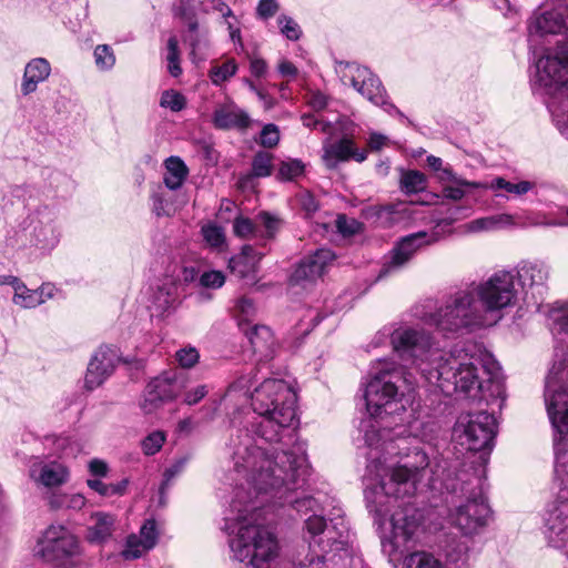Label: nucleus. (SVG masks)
Instances as JSON below:
<instances>
[{
    "label": "nucleus",
    "mask_w": 568,
    "mask_h": 568,
    "mask_svg": "<svg viewBox=\"0 0 568 568\" xmlns=\"http://www.w3.org/2000/svg\"><path fill=\"white\" fill-rule=\"evenodd\" d=\"M424 321L445 334H458L496 323L487 316L473 285L454 294L444 307L425 315Z\"/></svg>",
    "instance_id": "9d476101"
},
{
    "label": "nucleus",
    "mask_w": 568,
    "mask_h": 568,
    "mask_svg": "<svg viewBox=\"0 0 568 568\" xmlns=\"http://www.w3.org/2000/svg\"><path fill=\"white\" fill-rule=\"evenodd\" d=\"M184 387L185 379L182 373L164 372L149 382L140 407L144 414H153L165 403L178 397Z\"/></svg>",
    "instance_id": "dca6fc26"
},
{
    "label": "nucleus",
    "mask_w": 568,
    "mask_h": 568,
    "mask_svg": "<svg viewBox=\"0 0 568 568\" xmlns=\"http://www.w3.org/2000/svg\"><path fill=\"white\" fill-rule=\"evenodd\" d=\"M304 164L302 161L293 159L283 161L280 164L278 171H277V179L281 181H293L296 178L303 175L304 173Z\"/></svg>",
    "instance_id": "de8ad7c7"
},
{
    "label": "nucleus",
    "mask_w": 568,
    "mask_h": 568,
    "mask_svg": "<svg viewBox=\"0 0 568 568\" xmlns=\"http://www.w3.org/2000/svg\"><path fill=\"white\" fill-rule=\"evenodd\" d=\"M189 174L187 166L179 156H170L165 161L163 182L169 191L180 189Z\"/></svg>",
    "instance_id": "f704fd0d"
},
{
    "label": "nucleus",
    "mask_w": 568,
    "mask_h": 568,
    "mask_svg": "<svg viewBox=\"0 0 568 568\" xmlns=\"http://www.w3.org/2000/svg\"><path fill=\"white\" fill-rule=\"evenodd\" d=\"M404 568H445V566L434 554L417 550L404 558Z\"/></svg>",
    "instance_id": "4c0bfd02"
},
{
    "label": "nucleus",
    "mask_w": 568,
    "mask_h": 568,
    "mask_svg": "<svg viewBox=\"0 0 568 568\" xmlns=\"http://www.w3.org/2000/svg\"><path fill=\"white\" fill-rule=\"evenodd\" d=\"M323 161L328 169H334L339 162L354 159L356 162H364L367 159V151L358 150L351 139L343 138L333 143H325L323 146Z\"/></svg>",
    "instance_id": "a878e982"
},
{
    "label": "nucleus",
    "mask_w": 568,
    "mask_h": 568,
    "mask_svg": "<svg viewBox=\"0 0 568 568\" xmlns=\"http://www.w3.org/2000/svg\"><path fill=\"white\" fill-rule=\"evenodd\" d=\"M473 287L487 316L496 322L501 317L499 313L515 306L518 300L516 275L511 271H497Z\"/></svg>",
    "instance_id": "9b49d317"
},
{
    "label": "nucleus",
    "mask_w": 568,
    "mask_h": 568,
    "mask_svg": "<svg viewBox=\"0 0 568 568\" xmlns=\"http://www.w3.org/2000/svg\"><path fill=\"white\" fill-rule=\"evenodd\" d=\"M166 50H168L166 61H168L169 73L172 77L176 78L182 73V69L180 67L179 41L175 36H172L169 38Z\"/></svg>",
    "instance_id": "49530a36"
},
{
    "label": "nucleus",
    "mask_w": 568,
    "mask_h": 568,
    "mask_svg": "<svg viewBox=\"0 0 568 568\" xmlns=\"http://www.w3.org/2000/svg\"><path fill=\"white\" fill-rule=\"evenodd\" d=\"M236 71V61L234 59H229L221 65H213L209 72V77L213 84L221 85L223 82L232 78Z\"/></svg>",
    "instance_id": "79ce46f5"
},
{
    "label": "nucleus",
    "mask_w": 568,
    "mask_h": 568,
    "mask_svg": "<svg viewBox=\"0 0 568 568\" xmlns=\"http://www.w3.org/2000/svg\"><path fill=\"white\" fill-rule=\"evenodd\" d=\"M202 234L206 243L213 247H220L224 243L223 230L217 225L203 226Z\"/></svg>",
    "instance_id": "680f3d73"
},
{
    "label": "nucleus",
    "mask_w": 568,
    "mask_h": 568,
    "mask_svg": "<svg viewBox=\"0 0 568 568\" xmlns=\"http://www.w3.org/2000/svg\"><path fill=\"white\" fill-rule=\"evenodd\" d=\"M557 345L545 381V405L554 428L557 491L548 505L545 535L556 548L568 542V305L554 317Z\"/></svg>",
    "instance_id": "20e7f679"
},
{
    "label": "nucleus",
    "mask_w": 568,
    "mask_h": 568,
    "mask_svg": "<svg viewBox=\"0 0 568 568\" xmlns=\"http://www.w3.org/2000/svg\"><path fill=\"white\" fill-rule=\"evenodd\" d=\"M254 369H251L250 373L243 374L236 378L235 382H233L230 385V390H246L248 392L251 387L253 386V381L255 379V374H253Z\"/></svg>",
    "instance_id": "774afa93"
},
{
    "label": "nucleus",
    "mask_w": 568,
    "mask_h": 568,
    "mask_svg": "<svg viewBox=\"0 0 568 568\" xmlns=\"http://www.w3.org/2000/svg\"><path fill=\"white\" fill-rule=\"evenodd\" d=\"M190 459H191V455L190 454L182 455V456L175 458L174 462L172 463V465L164 470L163 481H162L161 487H160V495L161 496L164 495V493L169 488L171 481L176 476H179L180 474L183 473V470L185 469V467H186L187 463L190 462Z\"/></svg>",
    "instance_id": "a19ab883"
},
{
    "label": "nucleus",
    "mask_w": 568,
    "mask_h": 568,
    "mask_svg": "<svg viewBox=\"0 0 568 568\" xmlns=\"http://www.w3.org/2000/svg\"><path fill=\"white\" fill-rule=\"evenodd\" d=\"M317 547L320 551H317L315 546L310 541V551L298 561L297 568H334L329 567L328 562L334 560L337 551L326 548L322 538L317 542Z\"/></svg>",
    "instance_id": "72a5a7b5"
},
{
    "label": "nucleus",
    "mask_w": 568,
    "mask_h": 568,
    "mask_svg": "<svg viewBox=\"0 0 568 568\" xmlns=\"http://www.w3.org/2000/svg\"><path fill=\"white\" fill-rule=\"evenodd\" d=\"M496 419L487 412L462 414L453 428V439L469 452L491 449Z\"/></svg>",
    "instance_id": "f8f14e48"
},
{
    "label": "nucleus",
    "mask_w": 568,
    "mask_h": 568,
    "mask_svg": "<svg viewBox=\"0 0 568 568\" xmlns=\"http://www.w3.org/2000/svg\"><path fill=\"white\" fill-rule=\"evenodd\" d=\"M337 72L343 81H348L351 85L364 98L377 106H382L387 113L396 114L402 119L405 115L387 100L386 91L381 80L365 67L355 62H339Z\"/></svg>",
    "instance_id": "4468645a"
},
{
    "label": "nucleus",
    "mask_w": 568,
    "mask_h": 568,
    "mask_svg": "<svg viewBox=\"0 0 568 568\" xmlns=\"http://www.w3.org/2000/svg\"><path fill=\"white\" fill-rule=\"evenodd\" d=\"M297 396L283 379L268 378L251 394V405L256 414L251 432L240 429L230 440L234 471L261 500L275 499L281 506L291 505L297 513L307 515L320 509L316 498L303 491L310 475L302 445L286 449L293 440L291 426L296 416Z\"/></svg>",
    "instance_id": "f257e3e1"
},
{
    "label": "nucleus",
    "mask_w": 568,
    "mask_h": 568,
    "mask_svg": "<svg viewBox=\"0 0 568 568\" xmlns=\"http://www.w3.org/2000/svg\"><path fill=\"white\" fill-rule=\"evenodd\" d=\"M234 233L240 237H247L250 235H257L256 225L247 217H236L233 223Z\"/></svg>",
    "instance_id": "bf43d9fd"
},
{
    "label": "nucleus",
    "mask_w": 568,
    "mask_h": 568,
    "mask_svg": "<svg viewBox=\"0 0 568 568\" xmlns=\"http://www.w3.org/2000/svg\"><path fill=\"white\" fill-rule=\"evenodd\" d=\"M367 215L381 227L389 229L397 225H405L413 219L412 206L408 203L399 202L382 206H371Z\"/></svg>",
    "instance_id": "393cba45"
},
{
    "label": "nucleus",
    "mask_w": 568,
    "mask_h": 568,
    "mask_svg": "<svg viewBox=\"0 0 568 568\" xmlns=\"http://www.w3.org/2000/svg\"><path fill=\"white\" fill-rule=\"evenodd\" d=\"M152 211L156 216H171L175 213L176 206L172 200L171 191L166 187L158 185L153 190L152 195Z\"/></svg>",
    "instance_id": "c9c22d12"
},
{
    "label": "nucleus",
    "mask_w": 568,
    "mask_h": 568,
    "mask_svg": "<svg viewBox=\"0 0 568 568\" xmlns=\"http://www.w3.org/2000/svg\"><path fill=\"white\" fill-rule=\"evenodd\" d=\"M439 237L437 231H433L429 234L420 231L403 237L390 251L388 260L381 268L379 277L398 271L410 261L420 247L436 243Z\"/></svg>",
    "instance_id": "f3484780"
},
{
    "label": "nucleus",
    "mask_w": 568,
    "mask_h": 568,
    "mask_svg": "<svg viewBox=\"0 0 568 568\" xmlns=\"http://www.w3.org/2000/svg\"><path fill=\"white\" fill-rule=\"evenodd\" d=\"M160 105L172 112H180L186 106V99L175 90H166L161 95Z\"/></svg>",
    "instance_id": "3c124183"
},
{
    "label": "nucleus",
    "mask_w": 568,
    "mask_h": 568,
    "mask_svg": "<svg viewBox=\"0 0 568 568\" xmlns=\"http://www.w3.org/2000/svg\"><path fill=\"white\" fill-rule=\"evenodd\" d=\"M468 190H473V187L454 183L445 184L443 186V196L452 201H460L467 194Z\"/></svg>",
    "instance_id": "69168bd1"
},
{
    "label": "nucleus",
    "mask_w": 568,
    "mask_h": 568,
    "mask_svg": "<svg viewBox=\"0 0 568 568\" xmlns=\"http://www.w3.org/2000/svg\"><path fill=\"white\" fill-rule=\"evenodd\" d=\"M24 234L29 244L42 253L51 252L60 242L61 229L53 206L41 204L26 219Z\"/></svg>",
    "instance_id": "2eb2a0df"
},
{
    "label": "nucleus",
    "mask_w": 568,
    "mask_h": 568,
    "mask_svg": "<svg viewBox=\"0 0 568 568\" xmlns=\"http://www.w3.org/2000/svg\"><path fill=\"white\" fill-rule=\"evenodd\" d=\"M335 226L339 234L344 237H349L359 233L363 224L353 217L341 214L335 221Z\"/></svg>",
    "instance_id": "864d4df0"
},
{
    "label": "nucleus",
    "mask_w": 568,
    "mask_h": 568,
    "mask_svg": "<svg viewBox=\"0 0 568 568\" xmlns=\"http://www.w3.org/2000/svg\"><path fill=\"white\" fill-rule=\"evenodd\" d=\"M247 338L261 359H270L274 354L275 341L272 331L265 325H255L247 332Z\"/></svg>",
    "instance_id": "2f4dec72"
},
{
    "label": "nucleus",
    "mask_w": 568,
    "mask_h": 568,
    "mask_svg": "<svg viewBox=\"0 0 568 568\" xmlns=\"http://www.w3.org/2000/svg\"><path fill=\"white\" fill-rule=\"evenodd\" d=\"M277 23L281 27V33L291 41H297L302 36V30L298 23L291 17L282 14L277 18Z\"/></svg>",
    "instance_id": "5fc2aeb1"
},
{
    "label": "nucleus",
    "mask_w": 568,
    "mask_h": 568,
    "mask_svg": "<svg viewBox=\"0 0 568 568\" xmlns=\"http://www.w3.org/2000/svg\"><path fill=\"white\" fill-rule=\"evenodd\" d=\"M516 280L523 290H531L532 294H541L550 275V267L541 261H524L516 270Z\"/></svg>",
    "instance_id": "b1692460"
},
{
    "label": "nucleus",
    "mask_w": 568,
    "mask_h": 568,
    "mask_svg": "<svg viewBox=\"0 0 568 568\" xmlns=\"http://www.w3.org/2000/svg\"><path fill=\"white\" fill-rule=\"evenodd\" d=\"M12 302L14 305L22 308H34L41 305V300L36 290L28 288L23 282L21 283V287L16 290Z\"/></svg>",
    "instance_id": "37998d69"
},
{
    "label": "nucleus",
    "mask_w": 568,
    "mask_h": 568,
    "mask_svg": "<svg viewBox=\"0 0 568 568\" xmlns=\"http://www.w3.org/2000/svg\"><path fill=\"white\" fill-rule=\"evenodd\" d=\"M265 255V252L257 250L254 245L246 244L240 254L230 258L229 267L239 276L245 277L256 270L257 263Z\"/></svg>",
    "instance_id": "7c9ffc66"
},
{
    "label": "nucleus",
    "mask_w": 568,
    "mask_h": 568,
    "mask_svg": "<svg viewBox=\"0 0 568 568\" xmlns=\"http://www.w3.org/2000/svg\"><path fill=\"white\" fill-rule=\"evenodd\" d=\"M426 186L427 180L424 173L416 170L403 172L400 176V190L406 194L422 192Z\"/></svg>",
    "instance_id": "58836bf2"
},
{
    "label": "nucleus",
    "mask_w": 568,
    "mask_h": 568,
    "mask_svg": "<svg viewBox=\"0 0 568 568\" xmlns=\"http://www.w3.org/2000/svg\"><path fill=\"white\" fill-rule=\"evenodd\" d=\"M178 287L173 283H164L152 291L148 308L153 317L170 315L178 307Z\"/></svg>",
    "instance_id": "bb28decb"
},
{
    "label": "nucleus",
    "mask_w": 568,
    "mask_h": 568,
    "mask_svg": "<svg viewBox=\"0 0 568 568\" xmlns=\"http://www.w3.org/2000/svg\"><path fill=\"white\" fill-rule=\"evenodd\" d=\"M150 549L151 548L146 547L144 542L138 537V535H130L126 538L125 547L121 555L126 560H133L140 558Z\"/></svg>",
    "instance_id": "8fccbe9b"
},
{
    "label": "nucleus",
    "mask_w": 568,
    "mask_h": 568,
    "mask_svg": "<svg viewBox=\"0 0 568 568\" xmlns=\"http://www.w3.org/2000/svg\"><path fill=\"white\" fill-rule=\"evenodd\" d=\"M424 321L445 334H458L496 323L487 316L473 285L454 294L444 307L425 315Z\"/></svg>",
    "instance_id": "1a4fd4ad"
},
{
    "label": "nucleus",
    "mask_w": 568,
    "mask_h": 568,
    "mask_svg": "<svg viewBox=\"0 0 568 568\" xmlns=\"http://www.w3.org/2000/svg\"><path fill=\"white\" fill-rule=\"evenodd\" d=\"M138 537L144 542V545L149 548H153L158 541V530L156 524L153 519L146 520L140 529V535Z\"/></svg>",
    "instance_id": "6e6d98bb"
},
{
    "label": "nucleus",
    "mask_w": 568,
    "mask_h": 568,
    "mask_svg": "<svg viewBox=\"0 0 568 568\" xmlns=\"http://www.w3.org/2000/svg\"><path fill=\"white\" fill-rule=\"evenodd\" d=\"M304 530L314 540V546H317L322 538L326 548L343 551L344 555H347L346 527L343 524L338 530H336V527L328 528L325 518L314 513L305 519Z\"/></svg>",
    "instance_id": "6ab92c4d"
},
{
    "label": "nucleus",
    "mask_w": 568,
    "mask_h": 568,
    "mask_svg": "<svg viewBox=\"0 0 568 568\" xmlns=\"http://www.w3.org/2000/svg\"><path fill=\"white\" fill-rule=\"evenodd\" d=\"M244 484L235 488L221 527L229 536L231 558L248 568H271L280 554L275 534L265 525L264 500L251 497Z\"/></svg>",
    "instance_id": "39448f33"
},
{
    "label": "nucleus",
    "mask_w": 568,
    "mask_h": 568,
    "mask_svg": "<svg viewBox=\"0 0 568 568\" xmlns=\"http://www.w3.org/2000/svg\"><path fill=\"white\" fill-rule=\"evenodd\" d=\"M367 447L366 506L379 525L390 508L396 507L390 515V532L383 537L382 548L390 558L397 559L418 542L425 520L424 509L403 499L413 497L420 486L438 489L447 486V483L438 481L436 477L442 465L433 448H408L400 460L395 462L394 457L400 455L403 449L395 440ZM448 487L452 489V484Z\"/></svg>",
    "instance_id": "f03ea898"
},
{
    "label": "nucleus",
    "mask_w": 568,
    "mask_h": 568,
    "mask_svg": "<svg viewBox=\"0 0 568 568\" xmlns=\"http://www.w3.org/2000/svg\"><path fill=\"white\" fill-rule=\"evenodd\" d=\"M51 73V65L44 58L30 60L23 72L21 93L27 97L37 91L39 83L45 81Z\"/></svg>",
    "instance_id": "c85d7f7f"
},
{
    "label": "nucleus",
    "mask_w": 568,
    "mask_h": 568,
    "mask_svg": "<svg viewBox=\"0 0 568 568\" xmlns=\"http://www.w3.org/2000/svg\"><path fill=\"white\" fill-rule=\"evenodd\" d=\"M257 220L265 229L264 241L273 239L276 231L278 230V225H280L278 219L272 216L267 212H262L257 215Z\"/></svg>",
    "instance_id": "e2e57ef3"
},
{
    "label": "nucleus",
    "mask_w": 568,
    "mask_h": 568,
    "mask_svg": "<svg viewBox=\"0 0 568 568\" xmlns=\"http://www.w3.org/2000/svg\"><path fill=\"white\" fill-rule=\"evenodd\" d=\"M437 179L443 184V186L445 184L454 183V184H459V185H467L473 189L486 187V184L483 182L468 181V180H465V179L458 176L449 165L443 166L437 172Z\"/></svg>",
    "instance_id": "a18cd8bd"
},
{
    "label": "nucleus",
    "mask_w": 568,
    "mask_h": 568,
    "mask_svg": "<svg viewBox=\"0 0 568 568\" xmlns=\"http://www.w3.org/2000/svg\"><path fill=\"white\" fill-rule=\"evenodd\" d=\"M115 517L103 511L92 513L88 519L85 539L90 544L102 545L113 535Z\"/></svg>",
    "instance_id": "cd10ccee"
},
{
    "label": "nucleus",
    "mask_w": 568,
    "mask_h": 568,
    "mask_svg": "<svg viewBox=\"0 0 568 568\" xmlns=\"http://www.w3.org/2000/svg\"><path fill=\"white\" fill-rule=\"evenodd\" d=\"M181 18L185 24L183 42L190 47V54L194 61H203L210 48L207 28L200 26L196 14L193 11L183 10Z\"/></svg>",
    "instance_id": "4be33fe9"
},
{
    "label": "nucleus",
    "mask_w": 568,
    "mask_h": 568,
    "mask_svg": "<svg viewBox=\"0 0 568 568\" xmlns=\"http://www.w3.org/2000/svg\"><path fill=\"white\" fill-rule=\"evenodd\" d=\"M485 184H486L485 189H490L493 191L507 192L509 195H505L500 192L496 193L497 197H504L506 200H509L510 196L520 197V196L527 194L528 192H530L536 186V184L534 182H530L527 180L511 182L501 176H497L489 184H487V183H485Z\"/></svg>",
    "instance_id": "473e14b6"
},
{
    "label": "nucleus",
    "mask_w": 568,
    "mask_h": 568,
    "mask_svg": "<svg viewBox=\"0 0 568 568\" xmlns=\"http://www.w3.org/2000/svg\"><path fill=\"white\" fill-rule=\"evenodd\" d=\"M199 352L195 347H184L176 352L175 358L184 368H191L199 362Z\"/></svg>",
    "instance_id": "052dcab7"
},
{
    "label": "nucleus",
    "mask_w": 568,
    "mask_h": 568,
    "mask_svg": "<svg viewBox=\"0 0 568 568\" xmlns=\"http://www.w3.org/2000/svg\"><path fill=\"white\" fill-rule=\"evenodd\" d=\"M95 67L100 71H110L115 65V54L108 44H99L93 51Z\"/></svg>",
    "instance_id": "c03bdc74"
},
{
    "label": "nucleus",
    "mask_w": 568,
    "mask_h": 568,
    "mask_svg": "<svg viewBox=\"0 0 568 568\" xmlns=\"http://www.w3.org/2000/svg\"><path fill=\"white\" fill-rule=\"evenodd\" d=\"M439 471H436L438 481L452 484L450 489L446 485L443 488L432 489L440 495L447 494L450 499H446L450 504L449 519L462 534L473 536L477 534L487 524L489 515V506L483 495L481 480L468 469H460V464L449 462L437 454Z\"/></svg>",
    "instance_id": "6e6552de"
},
{
    "label": "nucleus",
    "mask_w": 568,
    "mask_h": 568,
    "mask_svg": "<svg viewBox=\"0 0 568 568\" xmlns=\"http://www.w3.org/2000/svg\"><path fill=\"white\" fill-rule=\"evenodd\" d=\"M405 368L390 359H378L371 369L364 389L368 418L361 423L367 446H382L384 442L404 443L408 430L404 427L406 414L402 402L406 383Z\"/></svg>",
    "instance_id": "423d86ee"
},
{
    "label": "nucleus",
    "mask_w": 568,
    "mask_h": 568,
    "mask_svg": "<svg viewBox=\"0 0 568 568\" xmlns=\"http://www.w3.org/2000/svg\"><path fill=\"white\" fill-rule=\"evenodd\" d=\"M118 362L119 354L115 347L100 346L88 364L84 387L88 390L100 387L112 375Z\"/></svg>",
    "instance_id": "a211bd4d"
},
{
    "label": "nucleus",
    "mask_w": 568,
    "mask_h": 568,
    "mask_svg": "<svg viewBox=\"0 0 568 568\" xmlns=\"http://www.w3.org/2000/svg\"><path fill=\"white\" fill-rule=\"evenodd\" d=\"M513 224V216L510 214L503 213L473 220L467 224V230L475 233L481 231H493Z\"/></svg>",
    "instance_id": "e433bc0d"
},
{
    "label": "nucleus",
    "mask_w": 568,
    "mask_h": 568,
    "mask_svg": "<svg viewBox=\"0 0 568 568\" xmlns=\"http://www.w3.org/2000/svg\"><path fill=\"white\" fill-rule=\"evenodd\" d=\"M36 554L57 566L75 564L81 555L78 538L63 525H50L38 539Z\"/></svg>",
    "instance_id": "ddd939ff"
},
{
    "label": "nucleus",
    "mask_w": 568,
    "mask_h": 568,
    "mask_svg": "<svg viewBox=\"0 0 568 568\" xmlns=\"http://www.w3.org/2000/svg\"><path fill=\"white\" fill-rule=\"evenodd\" d=\"M280 141V131L275 124H266L260 134V144L264 148H274Z\"/></svg>",
    "instance_id": "13d9d810"
},
{
    "label": "nucleus",
    "mask_w": 568,
    "mask_h": 568,
    "mask_svg": "<svg viewBox=\"0 0 568 568\" xmlns=\"http://www.w3.org/2000/svg\"><path fill=\"white\" fill-rule=\"evenodd\" d=\"M560 34L555 53L541 55L536 61L532 88L546 99L556 124L568 112V4L558 2L554 8L535 13L528 21V40L537 42L546 36Z\"/></svg>",
    "instance_id": "0eeeda50"
},
{
    "label": "nucleus",
    "mask_w": 568,
    "mask_h": 568,
    "mask_svg": "<svg viewBox=\"0 0 568 568\" xmlns=\"http://www.w3.org/2000/svg\"><path fill=\"white\" fill-rule=\"evenodd\" d=\"M381 335L389 336L393 349L405 361H410L422 376L444 395L462 393L475 396L484 392L479 366L487 369L488 381L496 387L497 396H503V386L487 368L484 359L474 353L475 345H456L449 352L435 346L433 337L424 328L399 326L385 327Z\"/></svg>",
    "instance_id": "7ed1b4c3"
},
{
    "label": "nucleus",
    "mask_w": 568,
    "mask_h": 568,
    "mask_svg": "<svg viewBox=\"0 0 568 568\" xmlns=\"http://www.w3.org/2000/svg\"><path fill=\"white\" fill-rule=\"evenodd\" d=\"M29 476L38 487L52 489L69 480V469L60 462L37 457L29 466Z\"/></svg>",
    "instance_id": "aec40b11"
},
{
    "label": "nucleus",
    "mask_w": 568,
    "mask_h": 568,
    "mask_svg": "<svg viewBox=\"0 0 568 568\" xmlns=\"http://www.w3.org/2000/svg\"><path fill=\"white\" fill-rule=\"evenodd\" d=\"M209 389L206 385H197L196 387L185 392L183 402L186 405H195L207 394Z\"/></svg>",
    "instance_id": "338daca9"
},
{
    "label": "nucleus",
    "mask_w": 568,
    "mask_h": 568,
    "mask_svg": "<svg viewBox=\"0 0 568 568\" xmlns=\"http://www.w3.org/2000/svg\"><path fill=\"white\" fill-rule=\"evenodd\" d=\"M335 258V254L329 248H318L314 253L304 257L291 276V282L296 285L305 286L306 283H313L325 272L328 263Z\"/></svg>",
    "instance_id": "412c9836"
},
{
    "label": "nucleus",
    "mask_w": 568,
    "mask_h": 568,
    "mask_svg": "<svg viewBox=\"0 0 568 568\" xmlns=\"http://www.w3.org/2000/svg\"><path fill=\"white\" fill-rule=\"evenodd\" d=\"M225 282V276L220 271H207L200 275L199 284L204 288H220Z\"/></svg>",
    "instance_id": "4d7b16f0"
},
{
    "label": "nucleus",
    "mask_w": 568,
    "mask_h": 568,
    "mask_svg": "<svg viewBox=\"0 0 568 568\" xmlns=\"http://www.w3.org/2000/svg\"><path fill=\"white\" fill-rule=\"evenodd\" d=\"M213 123L222 130H245L251 124L248 114L235 105H222L214 111Z\"/></svg>",
    "instance_id": "c756f323"
},
{
    "label": "nucleus",
    "mask_w": 568,
    "mask_h": 568,
    "mask_svg": "<svg viewBox=\"0 0 568 568\" xmlns=\"http://www.w3.org/2000/svg\"><path fill=\"white\" fill-rule=\"evenodd\" d=\"M273 155L265 151H258L252 160V171L248 178H266L272 174Z\"/></svg>",
    "instance_id": "ea45409f"
},
{
    "label": "nucleus",
    "mask_w": 568,
    "mask_h": 568,
    "mask_svg": "<svg viewBox=\"0 0 568 568\" xmlns=\"http://www.w3.org/2000/svg\"><path fill=\"white\" fill-rule=\"evenodd\" d=\"M474 541L471 536L447 534L439 541V548L449 568H468Z\"/></svg>",
    "instance_id": "5701e85b"
},
{
    "label": "nucleus",
    "mask_w": 568,
    "mask_h": 568,
    "mask_svg": "<svg viewBox=\"0 0 568 568\" xmlns=\"http://www.w3.org/2000/svg\"><path fill=\"white\" fill-rule=\"evenodd\" d=\"M166 440V435L162 430H153L141 442V448L144 455L153 456L162 448Z\"/></svg>",
    "instance_id": "09e8293b"
},
{
    "label": "nucleus",
    "mask_w": 568,
    "mask_h": 568,
    "mask_svg": "<svg viewBox=\"0 0 568 568\" xmlns=\"http://www.w3.org/2000/svg\"><path fill=\"white\" fill-rule=\"evenodd\" d=\"M280 10L277 0H260L256 7V14L262 20L273 18Z\"/></svg>",
    "instance_id": "0e129e2a"
},
{
    "label": "nucleus",
    "mask_w": 568,
    "mask_h": 568,
    "mask_svg": "<svg viewBox=\"0 0 568 568\" xmlns=\"http://www.w3.org/2000/svg\"><path fill=\"white\" fill-rule=\"evenodd\" d=\"M53 445L55 449L65 457H75L80 450V445L73 437L69 435H59L54 438Z\"/></svg>",
    "instance_id": "603ef678"
}]
</instances>
